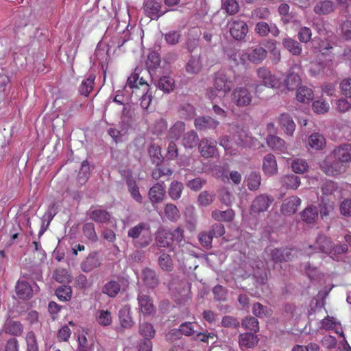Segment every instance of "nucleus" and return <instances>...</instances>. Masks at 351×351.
Segmentation results:
<instances>
[{
  "mask_svg": "<svg viewBox=\"0 0 351 351\" xmlns=\"http://www.w3.org/2000/svg\"><path fill=\"white\" fill-rule=\"evenodd\" d=\"M219 144L222 146L226 154L234 156L237 154L239 148L241 147L254 146V138L242 132L239 134L234 135L233 137L224 136L219 138Z\"/></svg>",
  "mask_w": 351,
  "mask_h": 351,
  "instance_id": "1",
  "label": "nucleus"
},
{
  "mask_svg": "<svg viewBox=\"0 0 351 351\" xmlns=\"http://www.w3.org/2000/svg\"><path fill=\"white\" fill-rule=\"evenodd\" d=\"M128 236L132 239L134 245L137 248H144L152 241L150 226L141 222L129 229Z\"/></svg>",
  "mask_w": 351,
  "mask_h": 351,
  "instance_id": "2",
  "label": "nucleus"
},
{
  "mask_svg": "<svg viewBox=\"0 0 351 351\" xmlns=\"http://www.w3.org/2000/svg\"><path fill=\"white\" fill-rule=\"evenodd\" d=\"M213 87L207 90V96L213 100L217 96V93L223 95L229 93L233 87V82L224 71L216 72L213 77Z\"/></svg>",
  "mask_w": 351,
  "mask_h": 351,
  "instance_id": "3",
  "label": "nucleus"
},
{
  "mask_svg": "<svg viewBox=\"0 0 351 351\" xmlns=\"http://www.w3.org/2000/svg\"><path fill=\"white\" fill-rule=\"evenodd\" d=\"M320 167L329 176H337L343 173L348 169L345 165L334 158L333 156H327L320 164Z\"/></svg>",
  "mask_w": 351,
  "mask_h": 351,
  "instance_id": "4",
  "label": "nucleus"
},
{
  "mask_svg": "<svg viewBox=\"0 0 351 351\" xmlns=\"http://www.w3.org/2000/svg\"><path fill=\"white\" fill-rule=\"evenodd\" d=\"M145 16L151 20H158L160 16L171 11L167 8H162L161 1L157 0H146L143 6Z\"/></svg>",
  "mask_w": 351,
  "mask_h": 351,
  "instance_id": "5",
  "label": "nucleus"
},
{
  "mask_svg": "<svg viewBox=\"0 0 351 351\" xmlns=\"http://www.w3.org/2000/svg\"><path fill=\"white\" fill-rule=\"evenodd\" d=\"M230 36L237 41H244L248 33L249 28L247 23L239 19H232L228 23Z\"/></svg>",
  "mask_w": 351,
  "mask_h": 351,
  "instance_id": "6",
  "label": "nucleus"
},
{
  "mask_svg": "<svg viewBox=\"0 0 351 351\" xmlns=\"http://www.w3.org/2000/svg\"><path fill=\"white\" fill-rule=\"evenodd\" d=\"M254 32L258 36L263 38L268 36L269 34H271L274 37H278L280 33L275 23H268L265 21L257 22L255 25Z\"/></svg>",
  "mask_w": 351,
  "mask_h": 351,
  "instance_id": "7",
  "label": "nucleus"
},
{
  "mask_svg": "<svg viewBox=\"0 0 351 351\" xmlns=\"http://www.w3.org/2000/svg\"><path fill=\"white\" fill-rule=\"evenodd\" d=\"M267 143L272 149L282 154V158L286 160L287 162L289 161L290 158L287 157L289 154L287 152L286 143L282 139L274 135H269L267 138Z\"/></svg>",
  "mask_w": 351,
  "mask_h": 351,
  "instance_id": "8",
  "label": "nucleus"
},
{
  "mask_svg": "<svg viewBox=\"0 0 351 351\" xmlns=\"http://www.w3.org/2000/svg\"><path fill=\"white\" fill-rule=\"evenodd\" d=\"M199 150L204 158H213L217 155L216 142L207 138L201 140L199 143Z\"/></svg>",
  "mask_w": 351,
  "mask_h": 351,
  "instance_id": "9",
  "label": "nucleus"
},
{
  "mask_svg": "<svg viewBox=\"0 0 351 351\" xmlns=\"http://www.w3.org/2000/svg\"><path fill=\"white\" fill-rule=\"evenodd\" d=\"M332 156L334 158L338 160L348 168L351 162V145H342L337 147L334 149Z\"/></svg>",
  "mask_w": 351,
  "mask_h": 351,
  "instance_id": "10",
  "label": "nucleus"
},
{
  "mask_svg": "<svg viewBox=\"0 0 351 351\" xmlns=\"http://www.w3.org/2000/svg\"><path fill=\"white\" fill-rule=\"evenodd\" d=\"M232 100L238 107H244L250 104L252 96L245 88H238L232 93Z\"/></svg>",
  "mask_w": 351,
  "mask_h": 351,
  "instance_id": "11",
  "label": "nucleus"
},
{
  "mask_svg": "<svg viewBox=\"0 0 351 351\" xmlns=\"http://www.w3.org/2000/svg\"><path fill=\"white\" fill-rule=\"evenodd\" d=\"M184 68L186 72L189 75L199 73L203 68V62L200 54L191 55Z\"/></svg>",
  "mask_w": 351,
  "mask_h": 351,
  "instance_id": "12",
  "label": "nucleus"
},
{
  "mask_svg": "<svg viewBox=\"0 0 351 351\" xmlns=\"http://www.w3.org/2000/svg\"><path fill=\"white\" fill-rule=\"evenodd\" d=\"M257 75L263 85L267 88H274L278 85V80L266 67H260L256 71Z\"/></svg>",
  "mask_w": 351,
  "mask_h": 351,
  "instance_id": "13",
  "label": "nucleus"
},
{
  "mask_svg": "<svg viewBox=\"0 0 351 351\" xmlns=\"http://www.w3.org/2000/svg\"><path fill=\"white\" fill-rule=\"evenodd\" d=\"M267 50L262 46L257 45L250 49L248 60L255 64H261L267 57Z\"/></svg>",
  "mask_w": 351,
  "mask_h": 351,
  "instance_id": "14",
  "label": "nucleus"
},
{
  "mask_svg": "<svg viewBox=\"0 0 351 351\" xmlns=\"http://www.w3.org/2000/svg\"><path fill=\"white\" fill-rule=\"evenodd\" d=\"M38 287L34 283L31 286L25 281H19L16 285V292L19 297L21 299H27L32 296L33 292L37 291Z\"/></svg>",
  "mask_w": 351,
  "mask_h": 351,
  "instance_id": "15",
  "label": "nucleus"
},
{
  "mask_svg": "<svg viewBox=\"0 0 351 351\" xmlns=\"http://www.w3.org/2000/svg\"><path fill=\"white\" fill-rule=\"evenodd\" d=\"M272 199L265 195L256 197L252 203L251 210L252 213H259L267 210Z\"/></svg>",
  "mask_w": 351,
  "mask_h": 351,
  "instance_id": "16",
  "label": "nucleus"
},
{
  "mask_svg": "<svg viewBox=\"0 0 351 351\" xmlns=\"http://www.w3.org/2000/svg\"><path fill=\"white\" fill-rule=\"evenodd\" d=\"M335 10V3L330 0H321L313 7V12L319 15H329Z\"/></svg>",
  "mask_w": 351,
  "mask_h": 351,
  "instance_id": "17",
  "label": "nucleus"
},
{
  "mask_svg": "<svg viewBox=\"0 0 351 351\" xmlns=\"http://www.w3.org/2000/svg\"><path fill=\"white\" fill-rule=\"evenodd\" d=\"M301 204L300 199L297 196H291L285 199L281 206V211L285 215L294 214Z\"/></svg>",
  "mask_w": 351,
  "mask_h": 351,
  "instance_id": "18",
  "label": "nucleus"
},
{
  "mask_svg": "<svg viewBox=\"0 0 351 351\" xmlns=\"http://www.w3.org/2000/svg\"><path fill=\"white\" fill-rule=\"evenodd\" d=\"M314 248L316 252H322L325 254H332V244L331 241L323 235H319L315 241V245L308 246V250Z\"/></svg>",
  "mask_w": 351,
  "mask_h": 351,
  "instance_id": "19",
  "label": "nucleus"
},
{
  "mask_svg": "<svg viewBox=\"0 0 351 351\" xmlns=\"http://www.w3.org/2000/svg\"><path fill=\"white\" fill-rule=\"evenodd\" d=\"M138 308L141 312L145 315H149L154 311V306L150 297L143 293H139L138 295Z\"/></svg>",
  "mask_w": 351,
  "mask_h": 351,
  "instance_id": "20",
  "label": "nucleus"
},
{
  "mask_svg": "<svg viewBox=\"0 0 351 351\" xmlns=\"http://www.w3.org/2000/svg\"><path fill=\"white\" fill-rule=\"evenodd\" d=\"M263 171L267 176H272L278 173L277 162L273 154H269L264 157Z\"/></svg>",
  "mask_w": 351,
  "mask_h": 351,
  "instance_id": "21",
  "label": "nucleus"
},
{
  "mask_svg": "<svg viewBox=\"0 0 351 351\" xmlns=\"http://www.w3.org/2000/svg\"><path fill=\"white\" fill-rule=\"evenodd\" d=\"M282 45L293 56H298L302 53V47L301 44L292 38H284L282 40Z\"/></svg>",
  "mask_w": 351,
  "mask_h": 351,
  "instance_id": "22",
  "label": "nucleus"
},
{
  "mask_svg": "<svg viewBox=\"0 0 351 351\" xmlns=\"http://www.w3.org/2000/svg\"><path fill=\"white\" fill-rule=\"evenodd\" d=\"M294 250L289 248L270 250L271 258L274 262L288 261L293 256Z\"/></svg>",
  "mask_w": 351,
  "mask_h": 351,
  "instance_id": "23",
  "label": "nucleus"
},
{
  "mask_svg": "<svg viewBox=\"0 0 351 351\" xmlns=\"http://www.w3.org/2000/svg\"><path fill=\"white\" fill-rule=\"evenodd\" d=\"M165 195V189L163 183L156 184L149 191V197L153 204H157L162 201Z\"/></svg>",
  "mask_w": 351,
  "mask_h": 351,
  "instance_id": "24",
  "label": "nucleus"
},
{
  "mask_svg": "<svg viewBox=\"0 0 351 351\" xmlns=\"http://www.w3.org/2000/svg\"><path fill=\"white\" fill-rule=\"evenodd\" d=\"M156 243L160 247H169L172 243L171 231L165 229H159L156 234Z\"/></svg>",
  "mask_w": 351,
  "mask_h": 351,
  "instance_id": "25",
  "label": "nucleus"
},
{
  "mask_svg": "<svg viewBox=\"0 0 351 351\" xmlns=\"http://www.w3.org/2000/svg\"><path fill=\"white\" fill-rule=\"evenodd\" d=\"M141 278L145 285L148 288H154L158 284V278L154 270L145 268L142 271Z\"/></svg>",
  "mask_w": 351,
  "mask_h": 351,
  "instance_id": "26",
  "label": "nucleus"
},
{
  "mask_svg": "<svg viewBox=\"0 0 351 351\" xmlns=\"http://www.w3.org/2000/svg\"><path fill=\"white\" fill-rule=\"evenodd\" d=\"M88 216L91 220L99 223H106L110 218V215L108 212L99 208L90 210Z\"/></svg>",
  "mask_w": 351,
  "mask_h": 351,
  "instance_id": "27",
  "label": "nucleus"
},
{
  "mask_svg": "<svg viewBox=\"0 0 351 351\" xmlns=\"http://www.w3.org/2000/svg\"><path fill=\"white\" fill-rule=\"evenodd\" d=\"M258 341L257 336L253 333H244L239 335V343L241 348H253L257 344Z\"/></svg>",
  "mask_w": 351,
  "mask_h": 351,
  "instance_id": "28",
  "label": "nucleus"
},
{
  "mask_svg": "<svg viewBox=\"0 0 351 351\" xmlns=\"http://www.w3.org/2000/svg\"><path fill=\"white\" fill-rule=\"evenodd\" d=\"M280 124L287 134L291 136L293 134L295 124L288 114L283 113L281 114Z\"/></svg>",
  "mask_w": 351,
  "mask_h": 351,
  "instance_id": "29",
  "label": "nucleus"
},
{
  "mask_svg": "<svg viewBox=\"0 0 351 351\" xmlns=\"http://www.w3.org/2000/svg\"><path fill=\"white\" fill-rule=\"evenodd\" d=\"M253 276L259 285H265L267 280V275L263 269V264L261 262L256 263V267L252 266Z\"/></svg>",
  "mask_w": 351,
  "mask_h": 351,
  "instance_id": "30",
  "label": "nucleus"
},
{
  "mask_svg": "<svg viewBox=\"0 0 351 351\" xmlns=\"http://www.w3.org/2000/svg\"><path fill=\"white\" fill-rule=\"evenodd\" d=\"M95 319L101 326H109L112 321L111 312L108 309H99L95 314Z\"/></svg>",
  "mask_w": 351,
  "mask_h": 351,
  "instance_id": "31",
  "label": "nucleus"
},
{
  "mask_svg": "<svg viewBox=\"0 0 351 351\" xmlns=\"http://www.w3.org/2000/svg\"><path fill=\"white\" fill-rule=\"evenodd\" d=\"M313 98V90L306 86H300L296 93V99L298 101L308 104Z\"/></svg>",
  "mask_w": 351,
  "mask_h": 351,
  "instance_id": "32",
  "label": "nucleus"
},
{
  "mask_svg": "<svg viewBox=\"0 0 351 351\" xmlns=\"http://www.w3.org/2000/svg\"><path fill=\"white\" fill-rule=\"evenodd\" d=\"M309 146L316 150L322 149L326 145V139L319 133L312 134L308 138Z\"/></svg>",
  "mask_w": 351,
  "mask_h": 351,
  "instance_id": "33",
  "label": "nucleus"
},
{
  "mask_svg": "<svg viewBox=\"0 0 351 351\" xmlns=\"http://www.w3.org/2000/svg\"><path fill=\"white\" fill-rule=\"evenodd\" d=\"M302 82L300 76L293 72H290L286 79L285 80V84L288 90H295L299 87Z\"/></svg>",
  "mask_w": 351,
  "mask_h": 351,
  "instance_id": "34",
  "label": "nucleus"
},
{
  "mask_svg": "<svg viewBox=\"0 0 351 351\" xmlns=\"http://www.w3.org/2000/svg\"><path fill=\"white\" fill-rule=\"evenodd\" d=\"M156 86L164 93H169L173 89L174 80L169 76H163L158 80Z\"/></svg>",
  "mask_w": 351,
  "mask_h": 351,
  "instance_id": "35",
  "label": "nucleus"
},
{
  "mask_svg": "<svg viewBox=\"0 0 351 351\" xmlns=\"http://www.w3.org/2000/svg\"><path fill=\"white\" fill-rule=\"evenodd\" d=\"M95 77V74H90L85 80L82 81L79 88V92L82 95L86 97L93 90Z\"/></svg>",
  "mask_w": 351,
  "mask_h": 351,
  "instance_id": "36",
  "label": "nucleus"
},
{
  "mask_svg": "<svg viewBox=\"0 0 351 351\" xmlns=\"http://www.w3.org/2000/svg\"><path fill=\"white\" fill-rule=\"evenodd\" d=\"M195 125L197 128H215L218 125V122L211 117H203L195 120Z\"/></svg>",
  "mask_w": 351,
  "mask_h": 351,
  "instance_id": "37",
  "label": "nucleus"
},
{
  "mask_svg": "<svg viewBox=\"0 0 351 351\" xmlns=\"http://www.w3.org/2000/svg\"><path fill=\"white\" fill-rule=\"evenodd\" d=\"M99 261L96 255L90 254L82 263L81 268L84 272H90L93 269L99 267Z\"/></svg>",
  "mask_w": 351,
  "mask_h": 351,
  "instance_id": "38",
  "label": "nucleus"
},
{
  "mask_svg": "<svg viewBox=\"0 0 351 351\" xmlns=\"http://www.w3.org/2000/svg\"><path fill=\"white\" fill-rule=\"evenodd\" d=\"M282 183L286 188L295 190L300 185V178L295 175H287L282 178Z\"/></svg>",
  "mask_w": 351,
  "mask_h": 351,
  "instance_id": "39",
  "label": "nucleus"
},
{
  "mask_svg": "<svg viewBox=\"0 0 351 351\" xmlns=\"http://www.w3.org/2000/svg\"><path fill=\"white\" fill-rule=\"evenodd\" d=\"M212 217L219 221H230L233 219L234 213L231 209L224 211L215 210L212 213Z\"/></svg>",
  "mask_w": 351,
  "mask_h": 351,
  "instance_id": "40",
  "label": "nucleus"
},
{
  "mask_svg": "<svg viewBox=\"0 0 351 351\" xmlns=\"http://www.w3.org/2000/svg\"><path fill=\"white\" fill-rule=\"evenodd\" d=\"M3 330L6 333L18 336L22 333L23 326L19 322L10 321L5 324Z\"/></svg>",
  "mask_w": 351,
  "mask_h": 351,
  "instance_id": "41",
  "label": "nucleus"
},
{
  "mask_svg": "<svg viewBox=\"0 0 351 351\" xmlns=\"http://www.w3.org/2000/svg\"><path fill=\"white\" fill-rule=\"evenodd\" d=\"M292 171L295 173H304L308 169V165L307 162L302 158H295L291 164Z\"/></svg>",
  "mask_w": 351,
  "mask_h": 351,
  "instance_id": "42",
  "label": "nucleus"
},
{
  "mask_svg": "<svg viewBox=\"0 0 351 351\" xmlns=\"http://www.w3.org/2000/svg\"><path fill=\"white\" fill-rule=\"evenodd\" d=\"M183 189L182 183L178 181L172 182L169 189L170 197L174 200L179 199L181 197Z\"/></svg>",
  "mask_w": 351,
  "mask_h": 351,
  "instance_id": "43",
  "label": "nucleus"
},
{
  "mask_svg": "<svg viewBox=\"0 0 351 351\" xmlns=\"http://www.w3.org/2000/svg\"><path fill=\"white\" fill-rule=\"evenodd\" d=\"M119 291V284L114 280L107 282L102 289V292L110 297L116 296Z\"/></svg>",
  "mask_w": 351,
  "mask_h": 351,
  "instance_id": "44",
  "label": "nucleus"
},
{
  "mask_svg": "<svg viewBox=\"0 0 351 351\" xmlns=\"http://www.w3.org/2000/svg\"><path fill=\"white\" fill-rule=\"evenodd\" d=\"M72 290L70 286L62 285L60 286L56 291V295L58 298L62 301L66 302L71 299Z\"/></svg>",
  "mask_w": 351,
  "mask_h": 351,
  "instance_id": "45",
  "label": "nucleus"
},
{
  "mask_svg": "<svg viewBox=\"0 0 351 351\" xmlns=\"http://www.w3.org/2000/svg\"><path fill=\"white\" fill-rule=\"evenodd\" d=\"M318 213L315 207L309 206L306 208L302 213L303 221L308 223H311L317 218Z\"/></svg>",
  "mask_w": 351,
  "mask_h": 351,
  "instance_id": "46",
  "label": "nucleus"
},
{
  "mask_svg": "<svg viewBox=\"0 0 351 351\" xmlns=\"http://www.w3.org/2000/svg\"><path fill=\"white\" fill-rule=\"evenodd\" d=\"M53 278L60 283H69L72 279L69 272L64 269H56L53 274Z\"/></svg>",
  "mask_w": 351,
  "mask_h": 351,
  "instance_id": "47",
  "label": "nucleus"
},
{
  "mask_svg": "<svg viewBox=\"0 0 351 351\" xmlns=\"http://www.w3.org/2000/svg\"><path fill=\"white\" fill-rule=\"evenodd\" d=\"M53 207L54 205L51 206L43 217V226L39 232L40 236L44 233L56 214L55 210H53Z\"/></svg>",
  "mask_w": 351,
  "mask_h": 351,
  "instance_id": "48",
  "label": "nucleus"
},
{
  "mask_svg": "<svg viewBox=\"0 0 351 351\" xmlns=\"http://www.w3.org/2000/svg\"><path fill=\"white\" fill-rule=\"evenodd\" d=\"M53 207L54 205L51 206L43 217V226L39 232L40 236L44 233L56 214L55 210H53Z\"/></svg>",
  "mask_w": 351,
  "mask_h": 351,
  "instance_id": "49",
  "label": "nucleus"
},
{
  "mask_svg": "<svg viewBox=\"0 0 351 351\" xmlns=\"http://www.w3.org/2000/svg\"><path fill=\"white\" fill-rule=\"evenodd\" d=\"M222 8L228 14L233 15L239 12V6L236 0H222Z\"/></svg>",
  "mask_w": 351,
  "mask_h": 351,
  "instance_id": "50",
  "label": "nucleus"
},
{
  "mask_svg": "<svg viewBox=\"0 0 351 351\" xmlns=\"http://www.w3.org/2000/svg\"><path fill=\"white\" fill-rule=\"evenodd\" d=\"M242 326L253 332H256L259 330L258 322L257 319L253 317L245 318L241 323Z\"/></svg>",
  "mask_w": 351,
  "mask_h": 351,
  "instance_id": "51",
  "label": "nucleus"
},
{
  "mask_svg": "<svg viewBox=\"0 0 351 351\" xmlns=\"http://www.w3.org/2000/svg\"><path fill=\"white\" fill-rule=\"evenodd\" d=\"M119 317L121 324L124 328H129L132 326V321L130 316L129 309L123 307L119 310Z\"/></svg>",
  "mask_w": 351,
  "mask_h": 351,
  "instance_id": "52",
  "label": "nucleus"
},
{
  "mask_svg": "<svg viewBox=\"0 0 351 351\" xmlns=\"http://www.w3.org/2000/svg\"><path fill=\"white\" fill-rule=\"evenodd\" d=\"M331 61L327 62H315L312 64L309 72L311 75L316 76L325 72V69Z\"/></svg>",
  "mask_w": 351,
  "mask_h": 351,
  "instance_id": "53",
  "label": "nucleus"
},
{
  "mask_svg": "<svg viewBox=\"0 0 351 351\" xmlns=\"http://www.w3.org/2000/svg\"><path fill=\"white\" fill-rule=\"evenodd\" d=\"M158 264L162 270L172 271L173 269L172 260L167 254H162L158 258Z\"/></svg>",
  "mask_w": 351,
  "mask_h": 351,
  "instance_id": "54",
  "label": "nucleus"
},
{
  "mask_svg": "<svg viewBox=\"0 0 351 351\" xmlns=\"http://www.w3.org/2000/svg\"><path fill=\"white\" fill-rule=\"evenodd\" d=\"M166 217L172 221H176L180 218V213L178 208L172 204H167L165 208Z\"/></svg>",
  "mask_w": 351,
  "mask_h": 351,
  "instance_id": "55",
  "label": "nucleus"
},
{
  "mask_svg": "<svg viewBox=\"0 0 351 351\" xmlns=\"http://www.w3.org/2000/svg\"><path fill=\"white\" fill-rule=\"evenodd\" d=\"M83 232L85 237L90 241L96 242L97 241V235L93 223H85L83 226Z\"/></svg>",
  "mask_w": 351,
  "mask_h": 351,
  "instance_id": "56",
  "label": "nucleus"
},
{
  "mask_svg": "<svg viewBox=\"0 0 351 351\" xmlns=\"http://www.w3.org/2000/svg\"><path fill=\"white\" fill-rule=\"evenodd\" d=\"M252 313L258 317H269L271 315V309L263 306L260 303H256L253 305Z\"/></svg>",
  "mask_w": 351,
  "mask_h": 351,
  "instance_id": "57",
  "label": "nucleus"
},
{
  "mask_svg": "<svg viewBox=\"0 0 351 351\" xmlns=\"http://www.w3.org/2000/svg\"><path fill=\"white\" fill-rule=\"evenodd\" d=\"M198 140L197 134L195 132L191 131L184 135L183 145L185 147L192 148L197 145Z\"/></svg>",
  "mask_w": 351,
  "mask_h": 351,
  "instance_id": "58",
  "label": "nucleus"
},
{
  "mask_svg": "<svg viewBox=\"0 0 351 351\" xmlns=\"http://www.w3.org/2000/svg\"><path fill=\"white\" fill-rule=\"evenodd\" d=\"M261 178L258 173H251L247 180V186L250 190H257L261 184Z\"/></svg>",
  "mask_w": 351,
  "mask_h": 351,
  "instance_id": "59",
  "label": "nucleus"
},
{
  "mask_svg": "<svg viewBox=\"0 0 351 351\" xmlns=\"http://www.w3.org/2000/svg\"><path fill=\"white\" fill-rule=\"evenodd\" d=\"M215 199V195L206 191L202 192L197 198L198 204L202 206H208Z\"/></svg>",
  "mask_w": 351,
  "mask_h": 351,
  "instance_id": "60",
  "label": "nucleus"
},
{
  "mask_svg": "<svg viewBox=\"0 0 351 351\" xmlns=\"http://www.w3.org/2000/svg\"><path fill=\"white\" fill-rule=\"evenodd\" d=\"M185 125L182 121L176 122L174 125L170 129L169 138L173 139H178L181 134L184 131Z\"/></svg>",
  "mask_w": 351,
  "mask_h": 351,
  "instance_id": "61",
  "label": "nucleus"
},
{
  "mask_svg": "<svg viewBox=\"0 0 351 351\" xmlns=\"http://www.w3.org/2000/svg\"><path fill=\"white\" fill-rule=\"evenodd\" d=\"M312 36V31L308 27H302L298 32V40L301 43H307L310 41Z\"/></svg>",
  "mask_w": 351,
  "mask_h": 351,
  "instance_id": "62",
  "label": "nucleus"
},
{
  "mask_svg": "<svg viewBox=\"0 0 351 351\" xmlns=\"http://www.w3.org/2000/svg\"><path fill=\"white\" fill-rule=\"evenodd\" d=\"M27 350L38 351V346L34 333L29 332L26 335Z\"/></svg>",
  "mask_w": 351,
  "mask_h": 351,
  "instance_id": "63",
  "label": "nucleus"
},
{
  "mask_svg": "<svg viewBox=\"0 0 351 351\" xmlns=\"http://www.w3.org/2000/svg\"><path fill=\"white\" fill-rule=\"evenodd\" d=\"M341 93L347 97H351V78L343 79L340 83Z\"/></svg>",
  "mask_w": 351,
  "mask_h": 351,
  "instance_id": "64",
  "label": "nucleus"
}]
</instances>
